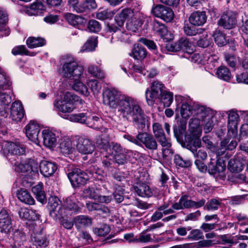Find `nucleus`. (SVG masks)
<instances>
[{
	"instance_id": "obj_45",
	"label": "nucleus",
	"mask_w": 248,
	"mask_h": 248,
	"mask_svg": "<svg viewBox=\"0 0 248 248\" xmlns=\"http://www.w3.org/2000/svg\"><path fill=\"white\" fill-rule=\"evenodd\" d=\"M88 72L93 77L99 79H102L105 77L104 72L98 66L94 65L89 66Z\"/></svg>"
},
{
	"instance_id": "obj_51",
	"label": "nucleus",
	"mask_w": 248,
	"mask_h": 248,
	"mask_svg": "<svg viewBox=\"0 0 248 248\" xmlns=\"http://www.w3.org/2000/svg\"><path fill=\"white\" fill-rule=\"evenodd\" d=\"M154 30L155 32L158 33V34L162 37L166 35L167 32V29L165 26L160 23L159 22L155 21L153 24Z\"/></svg>"
},
{
	"instance_id": "obj_57",
	"label": "nucleus",
	"mask_w": 248,
	"mask_h": 248,
	"mask_svg": "<svg viewBox=\"0 0 248 248\" xmlns=\"http://www.w3.org/2000/svg\"><path fill=\"white\" fill-rule=\"evenodd\" d=\"M88 29L90 31L96 33L101 30V26L98 21L95 20H91L88 22Z\"/></svg>"
},
{
	"instance_id": "obj_21",
	"label": "nucleus",
	"mask_w": 248,
	"mask_h": 248,
	"mask_svg": "<svg viewBox=\"0 0 248 248\" xmlns=\"http://www.w3.org/2000/svg\"><path fill=\"white\" fill-rule=\"evenodd\" d=\"M103 121L102 118L96 116H89L86 124L90 127L96 130H101L102 132H106L107 128H104L103 126Z\"/></svg>"
},
{
	"instance_id": "obj_49",
	"label": "nucleus",
	"mask_w": 248,
	"mask_h": 248,
	"mask_svg": "<svg viewBox=\"0 0 248 248\" xmlns=\"http://www.w3.org/2000/svg\"><path fill=\"white\" fill-rule=\"evenodd\" d=\"M193 107V109L196 112V114H202V118L206 117L208 116L211 111L209 108H206L204 106L198 104H195Z\"/></svg>"
},
{
	"instance_id": "obj_43",
	"label": "nucleus",
	"mask_w": 248,
	"mask_h": 248,
	"mask_svg": "<svg viewBox=\"0 0 248 248\" xmlns=\"http://www.w3.org/2000/svg\"><path fill=\"white\" fill-rule=\"evenodd\" d=\"M11 83L5 73L0 68V90H6L11 86Z\"/></svg>"
},
{
	"instance_id": "obj_59",
	"label": "nucleus",
	"mask_w": 248,
	"mask_h": 248,
	"mask_svg": "<svg viewBox=\"0 0 248 248\" xmlns=\"http://www.w3.org/2000/svg\"><path fill=\"white\" fill-rule=\"evenodd\" d=\"M1 149L5 153L13 155V150L14 148H16V144L4 141L1 143Z\"/></svg>"
},
{
	"instance_id": "obj_53",
	"label": "nucleus",
	"mask_w": 248,
	"mask_h": 248,
	"mask_svg": "<svg viewBox=\"0 0 248 248\" xmlns=\"http://www.w3.org/2000/svg\"><path fill=\"white\" fill-rule=\"evenodd\" d=\"M30 165L28 160L18 163L16 162L15 165V170L18 172H26L30 171Z\"/></svg>"
},
{
	"instance_id": "obj_20",
	"label": "nucleus",
	"mask_w": 248,
	"mask_h": 248,
	"mask_svg": "<svg viewBox=\"0 0 248 248\" xmlns=\"http://www.w3.org/2000/svg\"><path fill=\"white\" fill-rule=\"evenodd\" d=\"M43 143L45 146L48 147H53L55 146L57 142V133L52 130L45 129L42 131Z\"/></svg>"
},
{
	"instance_id": "obj_32",
	"label": "nucleus",
	"mask_w": 248,
	"mask_h": 248,
	"mask_svg": "<svg viewBox=\"0 0 248 248\" xmlns=\"http://www.w3.org/2000/svg\"><path fill=\"white\" fill-rule=\"evenodd\" d=\"M80 79H73L71 80L73 82L72 88L83 95L88 96L90 94V92L87 86L80 81Z\"/></svg>"
},
{
	"instance_id": "obj_29",
	"label": "nucleus",
	"mask_w": 248,
	"mask_h": 248,
	"mask_svg": "<svg viewBox=\"0 0 248 248\" xmlns=\"http://www.w3.org/2000/svg\"><path fill=\"white\" fill-rule=\"evenodd\" d=\"M172 207L176 210L190 208V200L187 195H183L178 202L172 204Z\"/></svg>"
},
{
	"instance_id": "obj_44",
	"label": "nucleus",
	"mask_w": 248,
	"mask_h": 248,
	"mask_svg": "<svg viewBox=\"0 0 248 248\" xmlns=\"http://www.w3.org/2000/svg\"><path fill=\"white\" fill-rule=\"evenodd\" d=\"M216 74L218 78L225 81L230 79L231 74L230 70L225 66H220L217 70Z\"/></svg>"
},
{
	"instance_id": "obj_19",
	"label": "nucleus",
	"mask_w": 248,
	"mask_h": 248,
	"mask_svg": "<svg viewBox=\"0 0 248 248\" xmlns=\"http://www.w3.org/2000/svg\"><path fill=\"white\" fill-rule=\"evenodd\" d=\"M189 22L195 26L203 25L206 21L207 16L204 11H196L193 12L189 17Z\"/></svg>"
},
{
	"instance_id": "obj_28",
	"label": "nucleus",
	"mask_w": 248,
	"mask_h": 248,
	"mask_svg": "<svg viewBox=\"0 0 248 248\" xmlns=\"http://www.w3.org/2000/svg\"><path fill=\"white\" fill-rule=\"evenodd\" d=\"M18 199L22 202L28 204L33 205L35 200L30 193L25 189L21 188L17 193Z\"/></svg>"
},
{
	"instance_id": "obj_37",
	"label": "nucleus",
	"mask_w": 248,
	"mask_h": 248,
	"mask_svg": "<svg viewBox=\"0 0 248 248\" xmlns=\"http://www.w3.org/2000/svg\"><path fill=\"white\" fill-rule=\"evenodd\" d=\"M237 145V142L235 140H232L230 142L229 140L225 139L220 143V151L218 152V155H222L226 150H232L235 148Z\"/></svg>"
},
{
	"instance_id": "obj_61",
	"label": "nucleus",
	"mask_w": 248,
	"mask_h": 248,
	"mask_svg": "<svg viewBox=\"0 0 248 248\" xmlns=\"http://www.w3.org/2000/svg\"><path fill=\"white\" fill-rule=\"evenodd\" d=\"M110 231V227L108 225L104 224L100 228H95L93 230L94 233L98 236H104L108 234Z\"/></svg>"
},
{
	"instance_id": "obj_4",
	"label": "nucleus",
	"mask_w": 248,
	"mask_h": 248,
	"mask_svg": "<svg viewBox=\"0 0 248 248\" xmlns=\"http://www.w3.org/2000/svg\"><path fill=\"white\" fill-rule=\"evenodd\" d=\"M65 171L74 187L84 186L89 179L87 173L73 165H68L65 168Z\"/></svg>"
},
{
	"instance_id": "obj_6",
	"label": "nucleus",
	"mask_w": 248,
	"mask_h": 248,
	"mask_svg": "<svg viewBox=\"0 0 248 248\" xmlns=\"http://www.w3.org/2000/svg\"><path fill=\"white\" fill-rule=\"evenodd\" d=\"M226 166L224 161L220 159L215 160L211 158L210 162L208 164L207 171L210 175H212L215 178L219 177L223 179L225 176L224 171Z\"/></svg>"
},
{
	"instance_id": "obj_58",
	"label": "nucleus",
	"mask_w": 248,
	"mask_h": 248,
	"mask_svg": "<svg viewBox=\"0 0 248 248\" xmlns=\"http://www.w3.org/2000/svg\"><path fill=\"white\" fill-rule=\"evenodd\" d=\"M193 109L191 108L187 103H184L181 106V114L183 118H186L190 116L192 114V111Z\"/></svg>"
},
{
	"instance_id": "obj_38",
	"label": "nucleus",
	"mask_w": 248,
	"mask_h": 248,
	"mask_svg": "<svg viewBox=\"0 0 248 248\" xmlns=\"http://www.w3.org/2000/svg\"><path fill=\"white\" fill-rule=\"evenodd\" d=\"M34 245L36 246L37 248H46L48 246L49 241L45 235L42 234L34 233L33 237Z\"/></svg>"
},
{
	"instance_id": "obj_2",
	"label": "nucleus",
	"mask_w": 248,
	"mask_h": 248,
	"mask_svg": "<svg viewBox=\"0 0 248 248\" xmlns=\"http://www.w3.org/2000/svg\"><path fill=\"white\" fill-rule=\"evenodd\" d=\"M48 209L50 216L56 220L70 217L81 210L74 196L63 198L62 202L57 197H52L49 199Z\"/></svg>"
},
{
	"instance_id": "obj_24",
	"label": "nucleus",
	"mask_w": 248,
	"mask_h": 248,
	"mask_svg": "<svg viewBox=\"0 0 248 248\" xmlns=\"http://www.w3.org/2000/svg\"><path fill=\"white\" fill-rule=\"evenodd\" d=\"M54 106L59 111L62 113H70L75 108L74 104L66 102L63 100H55Z\"/></svg>"
},
{
	"instance_id": "obj_14",
	"label": "nucleus",
	"mask_w": 248,
	"mask_h": 248,
	"mask_svg": "<svg viewBox=\"0 0 248 248\" xmlns=\"http://www.w3.org/2000/svg\"><path fill=\"white\" fill-rule=\"evenodd\" d=\"M41 173L45 177L52 176L57 170V165L52 162L43 160L39 164Z\"/></svg>"
},
{
	"instance_id": "obj_39",
	"label": "nucleus",
	"mask_w": 248,
	"mask_h": 248,
	"mask_svg": "<svg viewBox=\"0 0 248 248\" xmlns=\"http://www.w3.org/2000/svg\"><path fill=\"white\" fill-rule=\"evenodd\" d=\"M97 4L95 0H84L81 3L79 13H87L91 10L96 8Z\"/></svg>"
},
{
	"instance_id": "obj_40",
	"label": "nucleus",
	"mask_w": 248,
	"mask_h": 248,
	"mask_svg": "<svg viewBox=\"0 0 248 248\" xmlns=\"http://www.w3.org/2000/svg\"><path fill=\"white\" fill-rule=\"evenodd\" d=\"M11 102V97L5 92V90H0V112L4 111L6 107Z\"/></svg>"
},
{
	"instance_id": "obj_42",
	"label": "nucleus",
	"mask_w": 248,
	"mask_h": 248,
	"mask_svg": "<svg viewBox=\"0 0 248 248\" xmlns=\"http://www.w3.org/2000/svg\"><path fill=\"white\" fill-rule=\"evenodd\" d=\"M157 100L163 103L165 107H168L173 101V93L169 91H164Z\"/></svg>"
},
{
	"instance_id": "obj_13",
	"label": "nucleus",
	"mask_w": 248,
	"mask_h": 248,
	"mask_svg": "<svg viewBox=\"0 0 248 248\" xmlns=\"http://www.w3.org/2000/svg\"><path fill=\"white\" fill-rule=\"evenodd\" d=\"M135 12L131 9L125 8L117 14L115 16V21L118 26L122 27L126 20L129 22L131 18L134 16Z\"/></svg>"
},
{
	"instance_id": "obj_52",
	"label": "nucleus",
	"mask_w": 248,
	"mask_h": 248,
	"mask_svg": "<svg viewBox=\"0 0 248 248\" xmlns=\"http://www.w3.org/2000/svg\"><path fill=\"white\" fill-rule=\"evenodd\" d=\"M114 13L108 9L101 10H99L96 13V17L100 20H105L112 17Z\"/></svg>"
},
{
	"instance_id": "obj_8",
	"label": "nucleus",
	"mask_w": 248,
	"mask_h": 248,
	"mask_svg": "<svg viewBox=\"0 0 248 248\" xmlns=\"http://www.w3.org/2000/svg\"><path fill=\"white\" fill-rule=\"evenodd\" d=\"M14 219L11 212L4 208L0 211V229L2 232L8 234L13 230L12 224Z\"/></svg>"
},
{
	"instance_id": "obj_7",
	"label": "nucleus",
	"mask_w": 248,
	"mask_h": 248,
	"mask_svg": "<svg viewBox=\"0 0 248 248\" xmlns=\"http://www.w3.org/2000/svg\"><path fill=\"white\" fill-rule=\"evenodd\" d=\"M151 13L155 16L160 18L167 22H170L174 17L172 9L162 4L154 5L152 8Z\"/></svg>"
},
{
	"instance_id": "obj_33",
	"label": "nucleus",
	"mask_w": 248,
	"mask_h": 248,
	"mask_svg": "<svg viewBox=\"0 0 248 248\" xmlns=\"http://www.w3.org/2000/svg\"><path fill=\"white\" fill-rule=\"evenodd\" d=\"M244 164L239 158L231 159L228 164V169L232 172H239L242 170Z\"/></svg>"
},
{
	"instance_id": "obj_60",
	"label": "nucleus",
	"mask_w": 248,
	"mask_h": 248,
	"mask_svg": "<svg viewBox=\"0 0 248 248\" xmlns=\"http://www.w3.org/2000/svg\"><path fill=\"white\" fill-rule=\"evenodd\" d=\"M185 33L188 36H194L198 33V29L194 25L188 23L185 24L183 27Z\"/></svg>"
},
{
	"instance_id": "obj_22",
	"label": "nucleus",
	"mask_w": 248,
	"mask_h": 248,
	"mask_svg": "<svg viewBox=\"0 0 248 248\" xmlns=\"http://www.w3.org/2000/svg\"><path fill=\"white\" fill-rule=\"evenodd\" d=\"M45 10V6L43 3L41 1L37 0L27 8L26 13L30 16H36L41 15Z\"/></svg>"
},
{
	"instance_id": "obj_48",
	"label": "nucleus",
	"mask_w": 248,
	"mask_h": 248,
	"mask_svg": "<svg viewBox=\"0 0 248 248\" xmlns=\"http://www.w3.org/2000/svg\"><path fill=\"white\" fill-rule=\"evenodd\" d=\"M219 240L220 244L222 245H228L230 247L232 246L234 244L237 243V242H235L234 240V236L229 234L220 235Z\"/></svg>"
},
{
	"instance_id": "obj_15",
	"label": "nucleus",
	"mask_w": 248,
	"mask_h": 248,
	"mask_svg": "<svg viewBox=\"0 0 248 248\" xmlns=\"http://www.w3.org/2000/svg\"><path fill=\"white\" fill-rule=\"evenodd\" d=\"M235 16L231 12H228L222 15L217 21V24L226 29H230L235 25Z\"/></svg>"
},
{
	"instance_id": "obj_12",
	"label": "nucleus",
	"mask_w": 248,
	"mask_h": 248,
	"mask_svg": "<svg viewBox=\"0 0 248 248\" xmlns=\"http://www.w3.org/2000/svg\"><path fill=\"white\" fill-rule=\"evenodd\" d=\"M25 115L24 110L21 102L15 101L12 104L10 117L16 122L20 121Z\"/></svg>"
},
{
	"instance_id": "obj_50",
	"label": "nucleus",
	"mask_w": 248,
	"mask_h": 248,
	"mask_svg": "<svg viewBox=\"0 0 248 248\" xmlns=\"http://www.w3.org/2000/svg\"><path fill=\"white\" fill-rule=\"evenodd\" d=\"M88 118V116L84 113L71 114L70 116V120L71 121L86 124Z\"/></svg>"
},
{
	"instance_id": "obj_64",
	"label": "nucleus",
	"mask_w": 248,
	"mask_h": 248,
	"mask_svg": "<svg viewBox=\"0 0 248 248\" xmlns=\"http://www.w3.org/2000/svg\"><path fill=\"white\" fill-rule=\"evenodd\" d=\"M124 189L120 186L115 187V190L113 193L114 199L117 203H120L124 200Z\"/></svg>"
},
{
	"instance_id": "obj_10",
	"label": "nucleus",
	"mask_w": 248,
	"mask_h": 248,
	"mask_svg": "<svg viewBox=\"0 0 248 248\" xmlns=\"http://www.w3.org/2000/svg\"><path fill=\"white\" fill-rule=\"evenodd\" d=\"M138 138L140 141V146L144 145L147 149L151 151L157 150V141L152 135L146 132L139 133L138 134Z\"/></svg>"
},
{
	"instance_id": "obj_1",
	"label": "nucleus",
	"mask_w": 248,
	"mask_h": 248,
	"mask_svg": "<svg viewBox=\"0 0 248 248\" xmlns=\"http://www.w3.org/2000/svg\"><path fill=\"white\" fill-rule=\"evenodd\" d=\"M103 98L105 104L117 109L124 121L132 122L140 129L145 128L148 117L137 99L125 94H120L114 88L105 89L103 92Z\"/></svg>"
},
{
	"instance_id": "obj_26",
	"label": "nucleus",
	"mask_w": 248,
	"mask_h": 248,
	"mask_svg": "<svg viewBox=\"0 0 248 248\" xmlns=\"http://www.w3.org/2000/svg\"><path fill=\"white\" fill-rule=\"evenodd\" d=\"M228 114V128L230 130H236L238 122L239 121V115L234 109L231 110L227 112Z\"/></svg>"
},
{
	"instance_id": "obj_46",
	"label": "nucleus",
	"mask_w": 248,
	"mask_h": 248,
	"mask_svg": "<svg viewBox=\"0 0 248 248\" xmlns=\"http://www.w3.org/2000/svg\"><path fill=\"white\" fill-rule=\"evenodd\" d=\"M88 85L90 88L94 95H97L100 93L102 85L97 80H90L88 83Z\"/></svg>"
},
{
	"instance_id": "obj_63",
	"label": "nucleus",
	"mask_w": 248,
	"mask_h": 248,
	"mask_svg": "<svg viewBox=\"0 0 248 248\" xmlns=\"http://www.w3.org/2000/svg\"><path fill=\"white\" fill-rule=\"evenodd\" d=\"M96 144L97 147L99 148L107 150L109 146V142L107 139H105V137L103 136H99L96 140Z\"/></svg>"
},
{
	"instance_id": "obj_27",
	"label": "nucleus",
	"mask_w": 248,
	"mask_h": 248,
	"mask_svg": "<svg viewBox=\"0 0 248 248\" xmlns=\"http://www.w3.org/2000/svg\"><path fill=\"white\" fill-rule=\"evenodd\" d=\"M73 222L78 230L82 227L91 226L92 223V218L85 215L76 216L73 219Z\"/></svg>"
},
{
	"instance_id": "obj_47",
	"label": "nucleus",
	"mask_w": 248,
	"mask_h": 248,
	"mask_svg": "<svg viewBox=\"0 0 248 248\" xmlns=\"http://www.w3.org/2000/svg\"><path fill=\"white\" fill-rule=\"evenodd\" d=\"M97 45V39L95 37L90 38L82 47L83 51H91L94 49Z\"/></svg>"
},
{
	"instance_id": "obj_35",
	"label": "nucleus",
	"mask_w": 248,
	"mask_h": 248,
	"mask_svg": "<svg viewBox=\"0 0 248 248\" xmlns=\"http://www.w3.org/2000/svg\"><path fill=\"white\" fill-rule=\"evenodd\" d=\"M186 122L184 120L177 122L173 127L174 134L177 139H180L186 130Z\"/></svg>"
},
{
	"instance_id": "obj_23",
	"label": "nucleus",
	"mask_w": 248,
	"mask_h": 248,
	"mask_svg": "<svg viewBox=\"0 0 248 248\" xmlns=\"http://www.w3.org/2000/svg\"><path fill=\"white\" fill-rule=\"evenodd\" d=\"M19 217L23 220H36L39 218V214L36 211L30 210L27 208H21L18 211Z\"/></svg>"
},
{
	"instance_id": "obj_36",
	"label": "nucleus",
	"mask_w": 248,
	"mask_h": 248,
	"mask_svg": "<svg viewBox=\"0 0 248 248\" xmlns=\"http://www.w3.org/2000/svg\"><path fill=\"white\" fill-rule=\"evenodd\" d=\"M212 36L216 44L219 46L226 45L228 42L225 34L219 30H216Z\"/></svg>"
},
{
	"instance_id": "obj_55",
	"label": "nucleus",
	"mask_w": 248,
	"mask_h": 248,
	"mask_svg": "<svg viewBox=\"0 0 248 248\" xmlns=\"http://www.w3.org/2000/svg\"><path fill=\"white\" fill-rule=\"evenodd\" d=\"M169 177L163 171L161 173L159 178V186L162 187L163 189H166L169 187Z\"/></svg>"
},
{
	"instance_id": "obj_16",
	"label": "nucleus",
	"mask_w": 248,
	"mask_h": 248,
	"mask_svg": "<svg viewBox=\"0 0 248 248\" xmlns=\"http://www.w3.org/2000/svg\"><path fill=\"white\" fill-rule=\"evenodd\" d=\"M201 146V141L197 140L194 141V145H191V144H188L187 145V147H186L192 153L194 156L196 157L197 159L204 160L207 157L206 152L202 149H199L197 151V148H200Z\"/></svg>"
},
{
	"instance_id": "obj_34",
	"label": "nucleus",
	"mask_w": 248,
	"mask_h": 248,
	"mask_svg": "<svg viewBox=\"0 0 248 248\" xmlns=\"http://www.w3.org/2000/svg\"><path fill=\"white\" fill-rule=\"evenodd\" d=\"M59 149L60 152L64 155L72 153L74 148L71 141L68 139L62 140L60 143Z\"/></svg>"
},
{
	"instance_id": "obj_3",
	"label": "nucleus",
	"mask_w": 248,
	"mask_h": 248,
	"mask_svg": "<svg viewBox=\"0 0 248 248\" xmlns=\"http://www.w3.org/2000/svg\"><path fill=\"white\" fill-rule=\"evenodd\" d=\"M84 72L83 67L78 64L76 59L70 55H66L62 68L64 78L70 80L81 79Z\"/></svg>"
},
{
	"instance_id": "obj_31",
	"label": "nucleus",
	"mask_w": 248,
	"mask_h": 248,
	"mask_svg": "<svg viewBox=\"0 0 248 248\" xmlns=\"http://www.w3.org/2000/svg\"><path fill=\"white\" fill-rule=\"evenodd\" d=\"M132 56L135 59L142 60L147 55L146 49L141 45L135 44L132 49Z\"/></svg>"
},
{
	"instance_id": "obj_41",
	"label": "nucleus",
	"mask_w": 248,
	"mask_h": 248,
	"mask_svg": "<svg viewBox=\"0 0 248 248\" xmlns=\"http://www.w3.org/2000/svg\"><path fill=\"white\" fill-rule=\"evenodd\" d=\"M26 44L29 48H33L44 46L46 44V41L41 38L30 37L27 39Z\"/></svg>"
},
{
	"instance_id": "obj_30",
	"label": "nucleus",
	"mask_w": 248,
	"mask_h": 248,
	"mask_svg": "<svg viewBox=\"0 0 248 248\" xmlns=\"http://www.w3.org/2000/svg\"><path fill=\"white\" fill-rule=\"evenodd\" d=\"M32 191L36 196L37 200L42 203L46 202V194L43 188V184L39 183L32 188Z\"/></svg>"
},
{
	"instance_id": "obj_54",
	"label": "nucleus",
	"mask_w": 248,
	"mask_h": 248,
	"mask_svg": "<svg viewBox=\"0 0 248 248\" xmlns=\"http://www.w3.org/2000/svg\"><path fill=\"white\" fill-rule=\"evenodd\" d=\"M174 160L175 164L181 167L186 168L191 165V162L189 160H184L183 158L178 155H175Z\"/></svg>"
},
{
	"instance_id": "obj_62",
	"label": "nucleus",
	"mask_w": 248,
	"mask_h": 248,
	"mask_svg": "<svg viewBox=\"0 0 248 248\" xmlns=\"http://www.w3.org/2000/svg\"><path fill=\"white\" fill-rule=\"evenodd\" d=\"M125 151L119 154H116L114 157V161L118 165H123L127 162V158Z\"/></svg>"
},
{
	"instance_id": "obj_56",
	"label": "nucleus",
	"mask_w": 248,
	"mask_h": 248,
	"mask_svg": "<svg viewBox=\"0 0 248 248\" xmlns=\"http://www.w3.org/2000/svg\"><path fill=\"white\" fill-rule=\"evenodd\" d=\"M12 53L14 55H29V52L25 46L21 45L14 47L12 50Z\"/></svg>"
},
{
	"instance_id": "obj_17",
	"label": "nucleus",
	"mask_w": 248,
	"mask_h": 248,
	"mask_svg": "<svg viewBox=\"0 0 248 248\" xmlns=\"http://www.w3.org/2000/svg\"><path fill=\"white\" fill-rule=\"evenodd\" d=\"M135 192L140 197H150L154 194V190L145 183H137L134 185Z\"/></svg>"
},
{
	"instance_id": "obj_9",
	"label": "nucleus",
	"mask_w": 248,
	"mask_h": 248,
	"mask_svg": "<svg viewBox=\"0 0 248 248\" xmlns=\"http://www.w3.org/2000/svg\"><path fill=\"white\" fill-rule=\"evenodd\" d=\"M95 145L92 141L87 138L80 137L76 145L77 150L82 155L91 154L95 150Z\"/></svg>"
},
{
	"instance_id": "obj_18",
	"label": "nucleus",
	"mask_w": 248,
	"mask_h": 248,
	"mask_svg": "<svg viewBox=\"0 0 248 248\" xmlns=\"http://www.w3.org/2000/svg\"><path fill=\"white\" fill-rule=\"evenodd\" d=\"M189 131V134L186 135L185 137V146L186 147H187L188 144L194 145V141L197 140H201L199 138L201 136L202 130L199 126L197 125L192 126L190 124Z\"/></svg>"
},
{
	"instance_id": "obj_11",
	"label": "nucleus",
	"mask_w": 248,
	"mask_h": 248,
	"mask_svg": "<svg viewBox=\"0 0 248 248\" xmlns=\"http://www.w3.org/2000/svg\"><path fill=\"white\" fill-rule=\"evenodd\" d=\"M25 129L26 136L30 140L36 143L39 142L38 135L40 128L38 124L34 121H31L26 126Z\"/></svg>"
},
{
	"instance_id": "obj_5",
	"label": "nucleus",
	"mask_w": 248,
	"mask_h": 248,
	"mask_svg": "<svg viewBox=\"0 0 248 248\" xmlns=\"http://www.w3.org/2000/svg\"><path fill=\"white\" fill-rule=\"evenodd\" d=\"M164 86L159 81H154L151 86V90L147 89L145 92L146 101L148 105L153 106L154 102L159 98L164 92Z\"/></svg>"
},
{
	"instance_id": "obj_25",
	"label": "nucleus",
	"mask_w": 248,
	"mask_h": 248,
	"mask_svg": "<svg viewBox=\"0 0 248 248\" xmlns=\"http://www.w3.org/2000/svg\"><path fill=\"white\" fill-rule=\"evenodd\" d=\"M143 16L140 13L135 12L134 16L127 23L128 26H131L130 29L133 31H136L141 27L143 24Z\"/></svg>"
}]
</instances>
